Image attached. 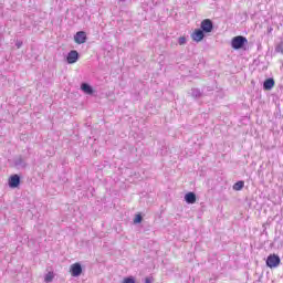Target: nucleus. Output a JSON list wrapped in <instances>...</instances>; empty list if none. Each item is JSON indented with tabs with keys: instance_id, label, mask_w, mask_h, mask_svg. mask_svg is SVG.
<instances>
[{
	"instance_id": "nucleus-1",
	"label": "nucleus",
	"mask_w": 283,
	"mask_h": 283,
	"mask_svg": "<svg viewBox=\"0 0 283 283\" xmlns=\"http://www.w3.org/2000/svg\"><path fill=\"white\" fill-rule=\"evenodd\" d=\"M281 262L280 255L270 254L266 259V266H269V269H277Z\"/></svg>"
},
{
	"instance_id": "nucleus-2",
	"label": "nucleus",
	"mask_w": 283,
	"mask_h": 283,
	"mask_svg": "<svg viewBox=\"0 0 283 283\" xmlns=\"http://www.w3.org/2000/svg\"><path fill=\"white\" fill-rule=\"evenodd\" d=\"M247 43H248L247 38L242 35H238L232 39L231 45L233 50H242V48H244V44Z\"/></svg>"
},
{
	"instance_id": "nucleus-3",
	"label": "nucleus",
	"mask_w": 283,
	"mask_h": 283,
	"mask_svg": "<svg viewBox=\"0 0 283 283\" xmlns=\"http://www.w3.org/2000/svg\"><path fill=\"white\" fill-rule=\"evenodd\" d=\"M70 272L73 277H78L81 273H83V268L81 266V263H74L70 268Z\"/></svg>"
},
{
	"instance_id": "nucleus-4",
	"label": "nucleus",
	"mask_w": 283,
	"mask_h": 283,
	"mask_svg": "<svg viewBox=\"0 0 283 283\" xmlns=\"http://www.w3.org/2000/svg\"><path fill=\"white\" fill-rule=\"evenodd\" d=\"M201 31L209 33L213 31V22L209 19H206L201 22Z\"/></svg>"
},
{
	"instance_id": "nucleus-5",
	"label": "nucleus",
	"mask_w": 283,
	"mask_h": 283,
	"mask_svg": "<svg viewBox=\"0 0 283 283\" xmlns=\"http://www.w3.org/2000/svg\"><path fill=\"white\" fill-rule=\"evenodd\" d=\"M192 41H196L197 43H200L202 39H205V31L200 29H196L193 33L191 34Z\"/></svg>"
},
{
	"instance_id": "nucleus-6",
	"label": "nucleus",
	"mask_w": 283,
	"mask_h": 283,
	"mask_svg": "<svg viewBox=\"0 0 283 283\" xmlns=\"http://www.w3.org/2000/svg\"><path fill=\"white\" fill-rule=\"evenodd\" d=\"M19 185H21V177H19V175H13L9 178V187H11V189H17Z\"/></svg>"
},
{
	"instance_id": "nucleus-7",
	"label": "nucleus",
	"mask_w": 283,
	"mask_h": 283,
	"mask_svg": "<svg viewBox=\"0 0 283 283\" xmlns=\"http://www.w3.org/2000/svg\"><path fill=\"white\" fill-rule=\"evenodd\" d=\"M74 41L75 43H78V45L85 43V41H87V35L85 34V31H78L74 35Z\"/></svg>"
},
{
	"instance_id": "nucleus-8",
	"label": "nucleus",
	"mask_w": 283,
	"mask_h": 283,
	"mask_svg": "<svg viewBox=\"0 0 283 283\" xmlns=\"http://www.w3.org/2000/svg\"><path fill=\"white\" fill-rule=\"evenodd\" d=\"M66 61L70 64L76 63V61H78V51L73 50V51L69 52V54L66 56Z\"/></svg>"
},
{
	"instance_id": "nucleus-9",
	"label": "nucleus",
	"mask_w": 283,
	"mask_h": 283,
	"mask_svg": "<svg viewBox=\"0 0 283 283\" xmlns=\"http://www.w3.org/2000/svg\"><path fill=\"white\" fill-rule=\"evenodd\" d=\"M272 87H275V80H273V77H270V78H266L264 82H263V90L265 92H271V88Z\"/></svg>"
},
{
	"instance_id": "nucleus-10",
	"label": "nucleus",
	"mask_w": 283,
	"mask_h": 283,
	"mask_svg": "<svg viewBox=\"0 0 283 283\" xmlns=\"http://www.w3.org/2000/svg\"><path fill=\"white\" fill-rule=\"evenodd\" d=\"M185 200L188 205H196V193H193V192L186 193Z\"/></svg>"
},
{
	"instance_id": "nucleus-11",
	"label": "nucleus",
	"mask_w": 283,
	"mask_h": 283,
	"mask_svg": "<svg viewBox=\"0 0 283 283\" xmlns=\"http://www.w3.org/2000/svg\"><path fill=\"white\" fill-rule=\"evenodd\" d=\"M81 90L83 91L84 94H94V88H92L87 83H83L81 85Z\"/></svg>"
},
{
	"instance_id": "nucleus-12",
	"label": "nucleus",
	"mask_w": 283,
	"mask_h": 283,
	"mask_svg": "<svg viewBox=\"0 0 283 283\" xmlns=\"http://www.w3.org/2000/svg\"><path fill=\"white\" fill-rule=\"evenodd\" d=\"M15 167H18V169H25V167H28V164L23 158L19 157L18 159H15Z\"/></svg>"
},
{
	"instance_id": "nucleus-13",
	"label": "nucleus",
	"mask_w": 283,
	"mask_h": 283,
	"mask_svg": "<svg viewBox=\"0 0 283 283\" xmlns=\"http://www.w3.org/2000/svg\"><path fill=\"white\" fill-rule=\"evenodd\" d=\"M232 189L234 191H242L244 189V181H238L233 185Z\"/></svg>"
},
{
	"instance_id": "nucleus-14",
	"label": "nucleus",
	"mask_w": 283,
	"mask_h": 283,
	"mask_svg": "<svg viewBox=\"0 0 283 283\" xmlns=\"http://www.w3.org/2000/svg\"><path fill=\"white\" fill-rule=\"evenodd\" d=\"M54 280V272H48L44 276V282L50 283Z\"/></svg>"
},
{
	"instance_id": "nucleus-15",
	"label": "nucleus",
	"mask_w": 283,
	"mask_h": 283,
	"mask_svg": "<svg viewBox=\"0 0 283 283\" xmlns=\"http://www.w3.org/2000/svg\"><path fill=\"white\" fill-rule=\"evenodd\" d=\"M191 96H193V98H200V96H202V92H200L198 88H192Z\"/></svg>"
},
{
	"instance_id": "nucleus-16",
	"label": "nucleus",
	"mask_w": 283,
	"mask_h": 283,
	"mask_svg": "<svg viewBox=\"0 0 283 283\" xmlns=\"http://www.w3.org/2000/svg\"><path fill=\"white\" fill-rule=\"evenodd\" d=\"M275 52L283 54V41L275 46Z\"/></svg>"
},
{
	"instance_id": "nucleus-17",
	"label": "nucleus",
	"mask_w": 283,
	"mask_h": 283,
	"mask_svg": "<svg viewBox=\"0 0 283 283\" xmlns=\"http://www.w3.org/2000/svg\"><path fill=\"white\" fill-rule=\"evenodd\" d=\"M140 222H143V216L136 214V217L134 219V223L135 224H140Z\"/></svg>"
},
{
	"instance_id": "nucleus-18",
	"label": "nucleus",
	"mask_w": 283,
	"mask_h": 283,
	"mask_svg": "<svg viewBox=\"0 0 283 283\" xmlns=\"http://www.w3.org/2000/svg\"><path fill=\"white\" fill-rule=\"evenodd\" d=\"M178 43H179V45H186L187 44V38L186 36H180L178 39Z\"/></svg>"
},
{
	"instance_id": "nucleus-19",
	"label": "nucleus",
	"mask_w": 283,
	"mask_h": 283,
	"mask_svg": "<svg viewBox=\"0 0 283 283\" xmlns=\"http://www.w3.org/2000/svg\"><path fill=\"white\" fill-rule=\"evenodd\" d=\"M123 283H136V281L134 280V277H126L124 279Z\"/></svg>"
},
{
	"instance_id": "nucleus-20",
	"label": "nucleus",
	"mask_w": 283,
	"mask_h": 283,
	"mask_svg": "<svg viewBox=\"0 0 283 283\" xmlns=\"http://www.w3.org/2000/svg\"><path fill=\"white\" fill-rule=\"evenodd\" d=\"M15 45L19 49V48H21L23 45V42H17Z\"/></svg>"
},
{
	"instance_id": "nucleus-21",
	"label": "nucleus",
	"mask_w": 283,
	"mask_h": 283,
	"mask_svg": "<svg viewBox=\"0 0 283 283\" xmlns=\"http://www.w3.org/2000/svg\"><path fill=\"white\" fill-rule=\"evenodd\" d=\"M145 283H151V280L146 279Z\"/></svg>"
},
{
	"instance_id": "nucleus-22",
	"label": "nucleus",
	"mask_w": 283,
	"mask_h": 283,
	"mask_svg": "<svg viewBox=\"0 0 283 283\" xmlns=\"http://www.w3.org/2000/svg\"><path fill=\"white\" fill-rule=\"evenodd\" d=\"M119 1H125V0H119Z\"/></svg>"
}]
</instances>
